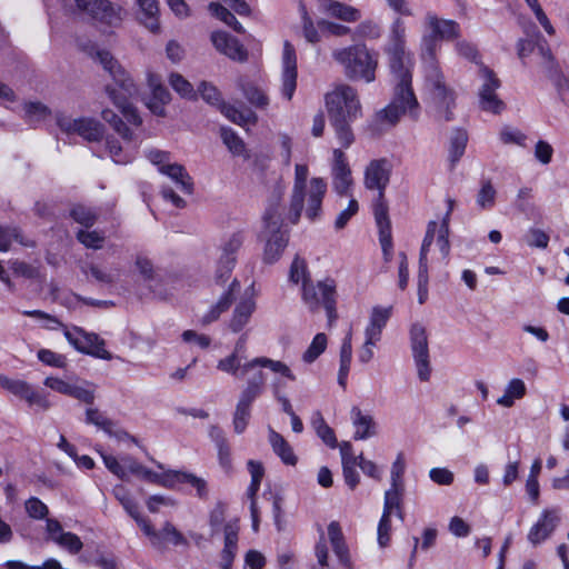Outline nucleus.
<instances>
[{
    "mask_svg": "<svg viewBox=\"0 0 569 569\" xmlns=\"http://www.w3.org/2000/svg\"><path fill=\"white\" fill-rule=\"evenodd\" d=\"M406 33L405 21L396 18L391 23L385 48L395 81L393 98L376 114L379 123L390 127L397 124L402 116L408 114L415 120L419 116V102L411 87L413 59L406 48Z\"/></svg>",
    "mask_w": 569,
    "mask_h": 569,
    "instance_id": "1",
    "label": "nucleus"
},
{
    "mask_svg": "<svg viewBox=\"0 0 569 569\" xmlns=\"http://www.w3.org/2000/svg\"><path fill=\"white\" fill-rule=\"evenodd\" d=\"M425 26L430 31V36L423 38V40L428 42L427 51L430 59L427 78L432 84L435 99L439 100L441 104L449 107L453 103L455 97L453 93L446 88L442 73L435 62L436 40H456L461 34V28L457 21L439 18L432 11L426 13Z\"/></svg>",
    "mask_w": 569,
    "mask_h": 569,
    "instance_id": "2",
    "label": "nucleus"
},
{
    "mask_svg": "<svg viewBox=\"0 0 569 569\" xmlns=\"http://www.w3.org/2000/svg\"><path fill=\"white\" fill-rule=\"evenodd\" d=\"M94 58L119 87V90H117L111 86H107L106 92L108 97L119 109L127 122L134 128H139L142 124V119L138 113L137 108L128 100L137 93V87L133 80L108 51L96 50Z\"/></svg>",
    "mask_w": 569,
    "mask_h": 569,
    "instance_id": "3",
    "label": "nucleus"
},
{
    "mask_svg": "<svg viewBox=\"0 0 569 569\" xmlns=\"http://www.w3.org/2000/svg\"><path fill=\"white\" fill-rule=\"evenodd\" d=\"M332 58L339 63L345 76L353 81L367 83L375 81L378 60L365 44H353L332 51Z\"/></svg>",
    "mask_w": 569,
    "mask_h": 569,
    "instance_id": "4",
    "label": "nucleus"
},
{
    "mask_svg": "<svg viewBox=\"0 0 569 569\" xmlns=\"http://www.w3.org/2000/svg\"><path fill=\"white\" fill-rule=\"evenodd\" d=\"M243 360L244 357L242 355L230 353L218 361L217 369L236 378H243L257 368H268L272 372L279 373L291 381L296 380V376L282 361L267 357H257L251 360Z\"/></svg>",
    "mask_w": 569,
    "mask_h": 569,
    "instance_id": "5",
    "label": "nucleus"
},
{
    "mask_svg": "<svg viewBox=\"0 0 569 569\" xmlns=\"http://www.w3.org/2000/svg\"><path fill=\"white\" fill-rule=\"evenodd\" d=\"M282 211L278 202H272L263 216L267 233L263 250V261L266 263L276 262L288 243L287 231L282 229Z\"/></svg>",
    "mask_w": 569,
    "mask_h": 569,
    "instance_id": "6",
    "label": "nucleus"
},
{
    "mask_svg": "<svg viewBox=\"0 0 569 569\" xmlns=\"http://www.w3.org/2000/svg\"><path fill=\"white\" fill-rule=\"evenodd\" d=\"M301 299L312 312L318 311L321 307L325 308L329 323L336 320L337 291L333 279L326 278L317 282L305 283V287L301 288Z\"/></svg>",
    "mask_w": 569,
    "mask_h": 569,
    "instance_id": "7",
    "label": "nucleus"
},
{
    "mask_svg": "<svg viewBox=\"0 0 569 569\" xmlns=\"http://www.w3.org/2000/svg\"><path fill=\"white\" fill-rule=\"evenodd\" d=\"M329 118L358 119L361 117V103L358 92L349 84L341 83L326 96Z\"/></svg>",
    "mask_w": 569,
    "mask_h": 569,
    "instance_id": "8",
    "label": "nucleus"
},
{
    "mask_svg": "<svg viewBox=\"0 0 569 569\" xmlns=\"http://www.w3.org/2000/svg\"><path fill=\"white\" fill-rule=\"evenodd\" d=\"M391 316V308L373 307L369 322L365 329V342L358 352V359L361 363H368L372 360L373 348L381 339L382 330Z\"/></svg>",
    "mask_w": 569,
    "mask_h": 569,
    "instance_id": "9",
    "label": "nucleus"
},
{
    "mask_svg": "<svg viewBox=\"0 0 569 569\" xmlns=\"http://www.w3.org/2000/svg\"><path fill=\"white\" fill-rule=\"evenodd\" d=\"M68 342L79 352L102 360H111L113 356L106 349V341L97 333L87 332L82 328L73 327L64 330Z\"/></svg>",
    "mask_w": 569,
    "mask_h": 569,
    "instance_id": "10",
    "label": "nucleus"
},
{
    "mask_svg": "<svg viewBox=\"0 0 569 569\" xmlns=\"http://www.w3.org/2000/svg\"><path fill=\"white\" fill-rule=\"evenodd\" d=\"M410 346L418 379L427 382L431 378V363L426 328L420 323L412 325L410 329Z\"/></svg>",
    "mask_w": 569,
    "mask_h": 569,
    "instance_id": "11",
    "label": "nucleus"
},
{
    "mask_svg": "<svg viewBox=\"0 0 569 569\" xmlns=\"http://www.w3.org/2000/svg\"><path fill=\"white\" fill-rule=\"evenodd\" d=\"M199 92L204 101L218 107L221 113L230 121L239 126H247L257 121L256 113L250 109H238L222 102L220 92L211 83L202 82L199 86Z\"/></svg>",
    "mask_w": 569,
    "mask_h": 569,
    "instance_id": "12",
    "label": "nucleus"
},
{
    "mask_svg": "<svg viewBox=\"0 0 569 569\" xmlns=\"http://www.w3.org/2000/svg\"><path fill=\"white\" fill-rule=\"evenodd\" d=\"M480 87L478 90L479 106L483 111L495 114L505 109V103L499 99L496 91L500 87V80L487 66L480 64L478 70Z\"/></svg>",
    "mask_w": 569,
    "mask_h": 569,
    "instance_id": "13",
    "label": "nucleus"
},
{
    "mask_svg": "<svg viewBox=\"0 0 569 569\" xmlns=\"http://www.w3.org/2000/svg\"><path fill=\"white\" fill-rule=\"evenodd\" d=\"M44 386L61 395L74 398L86 405H92L96 399V388L89 381H80L71 377L67 380L58 377H47Z\"/></svg>",
    "mask_w": 569,
    "mask_h": 569,
    "instance_id": "14",
    "label": "nucleus"
},
{
    "mask_svg": "<svg viewBox=\"0 0 569 569\" xmlns=\"http://www.w3.org/2000/svg\"><path fill=\"white\" fill-rule=\"evenodd\" d=\"M0 388L24 400L30 407H38L41 410H48L51 407L48 396L34 389L26 380L0 373Z\"/></svg>",
    "mask_w": 569,
    "mask_h": 569,
    "instance_id": "15",
    "label": "nucleus"
},
{
    "mask_svg": "<svg viewBox=\"0 0 569 569\" xmlns=\"http://www.w3.org/2000/svg\"><path fill=\"white\" fill-rule=\"evenodd\" d=\"M57 124L67 133H77L87 141H98L102 138L104 129L103 126L92 118H78L59 114L57 117Z\"/></svg>",
    "mask_w": 569,
    "mask_h": 569,
    "instance_id": "16",
    "label": "nucleus"
},
{
    "mask_svg": "<svg viewBox=\"0 0 569 569\" xmlns=\"http://www.w3.org/2000/svg\"><path fill=\"white\" fill-rule=\"evenodd\" d=\"M79 12L108 26H118L121 9L114 8L108 0H73Z\"/></svg>",
    "mask_w": 569,
    "mask_h": 569,
    "instance_id": "17",
    "label": "nucleus"
},
{
    "mask_svg": "<svg viewBox=\"0 0 569 569\" xmlns=\"http://www.w3.org/2000/svg\"><path fill=\"white\" fill-rule=\"evenodd\" d=\"M390 163L386 159L371 160L365 169L363 183L369 190L378 191V203H383L382 198L390 179Z\"/></svg>",
    "mask_w": 569,
    "mask_h": 569,
    "instance_id": "18",
    "label": "nucleus"
},
{
    "mask_svg": "<svg viewBox=\"0 0 569 569\" xmlns=\"http://www.w3.org/2000/svg\"><path fill=\"white\" fill-rule=\"evenodd\" d=\"M560 510L558 508L543 509L528 532V541L538 546L549 539L560 523Z\"/></svg>",
    "mask_w": 569,
    "mask_h": 569,
    "instance_id": "19",
    "label": "nucleus"
},
{
    "mask_svg": "<svg viewBox=\"0 0 569 569\" xmlns=\"http://www.w3.org/2000/svg\"><path fill=\"white\" fill-rule=\"evenodd\" d=\"M297 56L295 47L286 41L282 51L281 94L288 101L293 97L297 88Z\"/></svg>",
    "mask_w": 569,
    "mask_h": 569,
    "instance_id": "20",
    "label": "nucleus"
},
{
    "mask_svg": "<svg viewBox=\"0 0 569 569\" xmlns=\"http://www.w3.org/2000/svg\"><path fill=\"white\" fill-rule=\"evenodd\" d=\"M332 156L331 174L333 189L340 196H348L353 184V179L347 157L341 149H333Z\"/></svg>",
    "mask_w": 569,
    "mask_h": 569,
    "instance_id": "21",
    "label": "nucleus"
},
{
    "mask_svg": "<svg viewBox=\"0 0 569 569\" xmlns=\"http://www.w3.org/2000/svg\"><path fill=\"white\" fill-rule=\"evenodd\" d=\"M309 169L306 164H296L295 168V183L292 188L290 208H289V220L292 223H297L301 217L305 192L308 183Z\"/></svg>",
    "mask_w": 569,
    "mask_h": 569,
    "instance_id": "22",
    "label": "nucleus"
},
{
    "mask_svg": "<svg viewBox=\"0 0 569 569\" xmlns=\"http://www.w3.org/2000/svg\"><path fill=\"white\" fill-rule=\"evenodd\" d=\"M136 267L144 281L148 283L154 298L167 300L172 296V292L163 283L161 273L154 269L152 262L142 256L136 259Z\"/></svg>",
    "mask_w": 569,
    "mask_h": 569,
    "instance_id": "23",
    "label": "nucleus"
},
{
    "mask_svg": "<svg viewBox=\"0 0 569 569\" xmlns=\"http://www.w3.org/2000/svg\"><path fill=\"white\" fill-rule=\"evenodd\" d=\"M327 192V183L322 178H312L305 192L303 209L306 217L315 221L321 214V204Z\"/></svg>",
    "mask_w": 569,
    "mask_h": 569,
    "instance_id": "24",
    "label": "nucleus"
},
{
    "mask_svg": "<svg viewBox=\"0 0 569 569\" xmlns=\"http://www.w3.org/2000/svg\"><path fill=\"white\" fill-rule=\"evenodd\" d=\"M122 140L123 144H121L116 138H107L106 146L109 156L116 163L126 164L133 159L141 139L134 131H132V139Z\"/></svg>",
    "mask_w": 569,
    "mask_h": 569,
    "instance_id": "25",
    "label": "nucleus"
},
{
    "mask_svg": "<svg viewBox=\"0 0 569 569\" xmlns=\"http://www.w3.org/2000/svg\"><path fill=\"white\" fill-rule=\"evenodd\" d=\"M101 458L107 469L122 480L128 479L129 475L140 478L144 469V466L129 456H124L118 460L111 455L101 452Z\"/></svg>",
    "mask_w": 569,
    "mask_h": 569,
    "instance_id": "26",
    "label": "nucleus"
},
{
    "mask_svg": "<svg viewBox=\"0 0 569 569\" xmlns=\"http://www.w3.org/2000/svg\"><path fill=\"white\" fill-rule=\"evenodd\" d=\"M373 213L379 230V242L382 249L383 259L386 262H389L392 258L393 244L387 206L385 203H378L375 207Z\"/></svg>",
    "mask_w": 569,
    "mask_h": 569,
    "instance_id": "27",
    "label": "nucleus"
},
{
    "mask_svg": "<svg viewBox=\"0 0 569 569\" xmlns=\"http://www.w3.org/2000/svg\"><path fill=\"white\" fill-rule=\"evenodd\" d=\"M214 48L236 61L247 60L248 53L244 47L232 36L223 31H214L211 34Z\"/></svg>",
    "mask_w": 569,
    "mask_h": 569,
    "instance_id": "28",
    "label": "nucleus"
},
{
    "mask_svg": "<svg viewBox=\"0 0 569 569\" xmlns=\"http://www.w3.org/2000/svg\"><path fill=\"white\" fill-rule=\"evenodd\" d=\"M257 303L252 296L243 297L236 305L228 322V328L233 333L241 332L250 322Z\"/></svg>",
    "mask_w": 569,
    "mask_h": 569,
    "instance_id": "29",
    "label": "nucleus"
},
{
    "mask_svg": "<svg viewBox=\"0 0 569 569\" xmlns=\"http://www.w3.org/2000/svg\"><path fill=\"white\" fill-rule=\"evenodd\" d=\"M350 418L355 440H367L378 435V425L371 415L363 413L358 407H352Z\"/></svg>",
    "mask_w": 569,
    "mask_h": 569,
    "instance_id": "30",
    "label": "nucleus"
},
{
    "mask_svg": "<svg viewBox=\"0 0 569 569\" xmlns=\"http://www.w3.org/2000/svg\"><path fill=\"white\" fill-rule=\"evenodd\" d=\"M148 84L151 89V97L146 102L148 109L158 117H163L164 106L170 101V92L164 88L160 79L154 74L148 76Z\"/></svg>",
    "mask_w": 569,
    "mask_h": 569,
    "instance_id": "31",
    "label": "nucleus"
},
{
    "mask_svg": "<svg viewBox=\"0 0 569 569\" xmlns=\"http://www.w3.org/2000/svg\"><path fill=\"white\" fill-rule=\"evenodd\" d=\"M224 546L221 551V569H231L237 550H238V520L229 521L223 527Z\"/></svg>",
    "mask_w": 569,
    "mask_h": 569,
    "instance_id": "32",
    "label": "nucleus"
},
{
    "mask_svg": "<svg viewBox=\"0 0 569 569\" xmlns=\"http://www.w3.org/2000/svg\"><path fill=\"white\" fill-rule=\"evenodd\" d=\"M86 423L94 425L99 429L103 430L108 436L116 438L117 440L132 439L128 432L119 428L113 421L108 419L99 409L88 408L86 410Z\"/></svg>",
    "mask_w": 569,
    "mask_h": 569,
    "instance_id": "33",
    "label": "nucleus"
},
{
    "mask_svg": "<svg viewBox=\"0 0 569 569\" xmlns=\"http://www.w3.org/2000/svg\"><path fill=\"white\" fill-rule=\"evenodd\" d=\"M239 289L240 282L238 280H233L230 283L228 290L223 292L219 300L213 306H211L206 315H203L201 318V323L209 325L218 320L219 317L230 308L234 300V293L238 292Z\"/></svg>",
    "mask_w": 569,
    "mask_h": 569,
    "instance_id": "34",
    "label": "nucleus"
},
{
    "mask_svg": "<svg viewBox=\"0 0 569 569\" xmlns=\"http://www.w3.org/2000/svg\"><path fill=\"white\" fill-rule=\"evenodd\" d=\"M448 209L442 218L441 222L437 223V228L433 233V241L436 240V247L438 248V251L440 253L441 259H447L450 252V242H449V220L450 214L455 207V201L452 199L447 200Z\"/></svg>",
    "mask_w": 569,
    "mask_h": 569,
    "instance_id": "35",
    "label": "nucleus"
},
{
    "mask_svg": "<svg viewBox=\"0 0 569 569\" xmlns=\"http://www.w3.org/2000/svg\"><path fill=\"white\" fill-rule=\"evenodd\" d=\"M256 399V397L240 392L232 417L236 433L241 435L246 430L251 417V407Z\"/></svg>",
    "mask_w": 569,
    "mask_h": 569,
    "instance_id": "36",
    "label": "nucleus"
},
{
    "mask_svg": "<svg viewBox=\"0 0 569 569\" xmlns=\"http://www.w3.org/2000/svg\"><path fill=\"white\" fill-rule=\"evenodd\" d=\"M437 228V223L435 221H430L427 227L426 236L422 240L420 256H419V269H418V287H428V259L427 254L430 250L431 244L433 243V233Z\"/></svg>",
    "mask_w": 569,
    "mask_h": 569,
    "instance_id": "37",
    "label": "nucleus"
},
{
    "mask_svg": "<svg viewBox=\"0 0 569 569\" xmlns=\"http://www.w3.org/2000/svg\"><path fill=\"white\" fill-rule=\"evenodd\" d=\"M139 21L152 33L160 31L158 0H137Z\"/></svg>",
    "mask_w": 569,
    "mask_h": 569,
    "instance_id": "38",
    "label": "nucleus"
},
{
    "mask_svg": "<svg viewBox=\"0 0 569 569\" xmlns=\"http://www.w3.org/2000/svg\"><path fill=\"white\" fill-rule=\"evenodd\" d=\"M82 272L87 277L93 278L97 282L111 286L116 283L121 276V271L117 267H107L97 263H89L82 267Z\"/></svg>",
    "mask_w": 569,
    "mask_h": 569,
    "instance_id": "39",
    "label": "nucleus"
},
{
    "mask_svg": "<svg viewBox=\"0 0 569 569\" xmlns=\"http://www.w3.org/2000/svg\"><path fill=\"white\" fill-rule=\"evenodd\" d=\"M328 537L330 540V543L333 548V551L340 562L351 569V558L349 555V550L345 543L343 533L341 531V528L338 522L332 521L328 526Z\"/></svg>",
    "mask_w": 569,
    "mask_h": 569,
    "instance_id": "40",
    "label": "nucleus"
},
{
    "mask_svg": "<svg viewBox=\"0 0 569 569\" xmlns=\"http://www.w3.org/2000/svg\"><path fill=\"white\" fill-rule=\"evenodd\" d=\"M162 174L168 176L172 181L176 182L177 187L184 193L190 194L193 190V183L191 177L188 174L186 169L178 163H170L160 168Z\"/></svg>",
    "mask_w": 569,
    "mask_h": 569,
    "instance_id": "41",
    "label": "nucleus"
},
{
    "mask_svg": "<svg viewBox=\"0 0 569 569\" xmlns=\"http://www.w3.org/2000/svg\"><path fill=\"white\" fill-rule=\"evenodd\" d=\"M322 7L328 14L346 22H355L361 18V13L357 8L339 1L325 0Z\"/></svg>",
    "mask_w": 569,
    "mask_h": 569,
    "instance_id": "42",
    "label": "nucleus"
},
{
    "mask_svg": "<svg viewBox=\"0 0 569 569\" xmlns=\"http://www.w3.org/2000/svg\"><path fill=\"white\" fill-rule=\"evenodd\" d=\"M526 393V383L519 378H512L507 383L503 395L497 399V403L503 408H511L516 400L522 399Z\"/></svg>",
    "mask_w": 569,
    "mask_h": 569,
    "instance_id": "43",
    "label": "nucleus"
},
{
    "mask_svg": "<svg viewBox=\"0 0 569 569\" xmlns=\"http://www.w3.org/2000/svg\"><path fill=\"white\" fill-rule=\"evenodd\" d=\"M269 442L274 453L286 463L295 466L297 463V457L293 453L292 448L286 441V439L274 430L269 431Z\"/></svg>",
    "mask_w": 569,
    "mask_h": 569,
    "instance_id": "44",
    "label": "nucleus"
},
{
    "mask_svg": "<svg viewBox=\"0 0 569 569\" xmlns=\"http://www.w3.org/2000/svg\"><path fill=\"white\" fill-rule=\"evenodd\" d=\"M210 437L216 443L218 449V458L219 463L224 470H230L231 468V452L229 443L219 427H211Z\"/></svg>",
    "mask_w": 569,
    "mask_h": 569,
    "instance_id": "45",
    "label": "nucleus"
},
{
    "mask_svg": "<svg viewBox=\"0 0 569 569\" xmlns=\"http://www.w3.org/2000/svg\"><path fill=\"white\" fill-rule=\"evenodd\" d=\"M355 120L356 119L329 118L330 124L335 129L339 143L346 149L355 141V134L350 128V123Z\"/></svg>",
    "mask_w": 569,
    "mask_h": 569,
    "instance_id": "46",
    "label": "nucleus"
},
{
    "mask_svg": "<svg viewBox=\"0 0 569 569\" xmlns=\"http://www.w3.org/2000/svg\"><path fill=\"white\" fill-rule=\"evenodd\" d=\"M468 142V134L465 130L457 129L452 132L449 146V160L455 166L463 156Z\"/></svg>",
    "mask_w": 569,
    "mask_h": 569,
    "instance_id": "47",
    "label": "nucleus"
},
{
    "mask_svg": "<svg viewBox=\"0 0 569 569\" xmlns=\"http://www.w3.org/2000/svg\"><path fill=\"white\" fill-rule=\"evenodd\" d=\"M289 281L293 284L300 283L301 288L305 287V283L312 281L307 261L303 258L296 256L292 260L289 269Z\"/></svg>",
    "mask_w": 569,
    "mask_h": 569,
    "instance_id": "48",
    "label": "nucleus"
},
{
    "mask_svg": "<svg viewBox=\"0 0 569 569\" xmlns=\"http://www.w3.org/2000/svg\"><path fill=\"white\" fill-rule=\"evenodd\" d=\"M312 427L316 430L318 437L330 448L337 447V438L336 435L327 422L325 421L322 415L320 412H316L312 417Z\"/></svg>",
    "mask_w": 569,
    "mask_h": 569,
    "instance_id": "49",
    "label": "nucleus"
},
{
    "mask_svg": "<svg viewBox=\"0 0 569 569\" xmlns=\"http://www.w3.org/2000/svg\"><path fill=\"white\" fill-rule=\"evenodd\" d=\"M405 490L398 489H388L385 492L383 498V515L391 516L393 511H397V515L400 519H402V500H403Z\"/></svg>",
    "mask_w": 569,
    "mask_h": 569,
    "instance_id": "50",
    "label": "nucleus"
},
{
    "mask_svg": "<svg viewBox=\"0 0 569 569\" xmlns=\"http://www.w3.org/2000/svg\"><path fill=\"white\" fill-rule=\"evenodd\" d=\"M24 120L30 124L44 121L50 114L49 108L41 102H26L23 104Z\"/></svg>",
    "mask_w": 569,
    "mask_h": 569,
    "instance_id": "51",
    "label": "nucleus"
},
{
    "mask_svg": "<svg viewBox=\"0 0 569 569\" xmlns=\"http://www.w3.org/2000/svg\"><path fill=\"white\" fill-rule=\"evenodd\" d=\"M239 87L242 90L246 99L253 107L259 109H264L268 107L269 98L263 90L250 83H239Z\"/></svg>",
    "mask_w": 569,
    "mask_h": 569,
    "instance_id": "52",
    "label": "nucleus"
},
{
    "mask_svg": "<svg viewBox=\"0 0 569 569\" xmlns=\"http://www.w3.org/2000/svg\"><path fill=\"white\" fill-rule=\"evenodd\" d=\"M261 369L262 368H257L256 370L249 372L251 375L249 376L247 385L241 390V392L256 398L262 395L266 385V375Z\"/></svg>",
    "mask_w": 569,
    "mask_h": 569,
    "instance_id": "53",
    "label": "nucleus"
},
{
    "mask_svg": "<svg viewBox=\"0 0 569 569\" xmlns=\"http://www.w3.org/2000/svg\"><path fill=\"white\" fill-rule=\"evenodd\" d=\"M327 343V336L322 332L317 333L307 350L303 352L302 360L306 363H312L316 361L318 357L325 352Z\"/></svg>",
    "mask_w": 569,
    "mask_h": 569,
    "instance_id": "54",
    "label": "nucleus"
},
{
    "mask_svg": "<svg viewBox=\"0 0 569 569\" xmlns=\"http://www.w3.org/2000/svg\"><path fill=\"white\" fill-rule=\"evenodd\" d=\"M102 119L108 122L113 130L122 138V139H132V131L127 124L122 121V119L114 113L111 109H103L101 111Z\"/></svg>",
    "mask_w": 569,
    "mask_h": 569,
    "instance_id": "55",
    "label": "nucleus"
},
{
    "mask_svg": "<svg viewBox=\"0 0 569 569\" xmlns=\"http://www.w3.org/2000/svg\"><path fill=\"white\" fill-rule=\"evenodd\" d=\"M23 315L27 317H31L38 320V322L48 330H58V329H68L59 319L54 316L46 313L41 310H27L23 311Z\"/></svg>",
    "mask_w": 569,
    "mask_h": 569,
    "instance_id": "56",
    "label": "nucleus"
},
{
    "mask_svg": "<svg viewBox=\"0 0 569 569\" xmlns=\"http://www.w3.org/2000/svg\"><path fill=\"white\" fill-rule=\"evenodd\" d=\"M13 242H19L23 246H27V243L23 242L19 229L14 227L0 226V251L7 252Z\"/></svg>",
    "mask_w": 569,
    "mask_h": 569,
    "instance_id": "57",
    "label": "nucleus"
},
{
    "mask_svg": "<svg viewBox=\"0 0 569 569\" xmlns=\"http://www.w3.org/2000/svg\"><path fill=\"white\" fill-rule=\"evenodd\" d=\"M248 470L251 475V482H250V486L248 487L247 495H248V497H256V495L260 488L261 480L264 475V470H263L262 465L254 460L248 461Z\"/></svg>",
    "mask_w": 569,
    "mask_h": 569,
    "instance_id": "58",
    "label": "nucleus"
},
{
    "mask_svg": "<svg viewBox=\"0 0 569 569\" xmlns=\"http://www.w3.org/2000/svg\"><path fill=\"white\" fill-rule=\"evenodd\" d=\"M496 189L490 181H485L477 194V204L481 209H491L496 202Z\"/></svg>",
    "mask_w": 569,
    "mask_h": 569,
    "instance_id": "59",
    "label": "nucleus"
},
{
    "mask_svg": "<svg viewBox=\"0 0 569 569\" xmlns=\"http://www.w3.org/2000/svg\"><path fill=\"white\" fill-rule=\"evenodd\" d=\"M77 239L87 248L100 249L104 242V234L97 230H79Z\"/></svg>",
    "mask_w": 569,
    "mask_h": 569,
    "instance_id": "60",
    "label": "nucleus"
},
{
    "mask_svg": "<svg viewBox=\"0 0 569 569\" xmlns=\"http://www.w3.org/2000/svg\"><path fill=\"white\" fill-rule=\"evenodd\" d=\"M70 216L76 222L86 228L92 227L97 220V213L90 208H87L81 204L73 207L70 212Z\"/></svg>",
    "mask_w": 569,
    "mask_h": 569,
    "instance_id": "61",
    "label": "nucleus"
},
{
    "mask_svg": "<svg viewBox=\"0 0 569 569\" xmlns=\"http://www.w3.org/2000/svg\"><path fill=\"white\" fill-rule=\"evenodd\" d=\"M169 83L183 98L191 99L196 94L192 84L179 73H171Z\"/></svg>",
    "mask_w": 569,
    "mask_h": 569,
    "instance_id": "62",
    "label": "nucleus"
},
{
    "mask_svg": "<svg viewBox=\"0 0 569 569\" xmlns=\"http://www.w3.org/2000/svg\"><path fill=\"white\" fill-rule=\"evenodd\" d=\"M221 138L228 149L236 156L244 152L243 141L229 128H221Z\"/></svg>",
    "mask_w": 569,
    "mask_h": 569,
    "instance_id": "63",
    "label": "nucleus"
},
{
    "mask_svg": "<svg viewBox=\"0 0 569 569\" xmlns=\"http://www.w3.org/2000/svg\"><path fill=\"white\" fill-rule=\"evenodd\" d=\"M56 543L67 549L72 555L78 553L83 547L80 538L72 532L59 533V537L56 539Z\"/></svg>",
    "mask_w": 569,
    "mask_h": 569,
    "instance_id": "64",
    "label": "nucleus"
}]
</instances>
